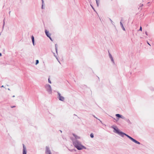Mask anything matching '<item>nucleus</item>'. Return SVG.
<instances>
[{
	"instance_id": "obj_1",
	"label": "nucleus",
	"mask_w": 154,
	"mask_h": 154,
	"mask_svg": "<svg viewBox=\"0 0 154 154\" xmlns=\"http://www.w3.org/2000/svg\"><path fill=\"white\" fill-rule=\"evenodd\" d=\"M111 128L114 130V132L117 133L122 137H123L124 136H125L130 139L132 141L135 143L138 144H140V142L136 140L135 139L133 138L131 136L122 131H120V130L118 129V128H116L113 126H112Z\"/></svg>"
},
{
	"instance_id": "obj_2",
	"label": "nucleus",
	"mask_w": 154,
	"mask_h": 154,
	"mask_svg": "<svg viewBox=\"0 0 154 154\" xmlns=\"http://www.w3.org/2000/svg\"><path fill=\"white\" fill-rule=\"evenodd\" d=\"M73 144L74 147L78 150H81L83 149H86V147L82 144L81 142L76 140H72Z\"/></svg>"
},
{
	"instance_id": "obj_3",
	"label": "nucleus",
	"mask_w": 154,
	"mask_h": 154,
	"mask_svg": "<svg viewBox=\"0 0 154 154\" xmlns=\"http://www.w3.org/2000/svg\"><path fill=\"white\" fill-rule=\"evenodd\" d=\"M45 88L49 94H52V88L50 85L48 84H46L45 85Z\"/></svg>"
},
{
	"instance_id": "obj_4",
	"label": "nucleus",
	"mask_w": 154,
	"mask_h": 154,
	"mask_svg": "<svg viewBox=\"0 0 154 154\" xmlns=\"http://www.w3.org/2000/svg\"><path fill=\"white\" fill-rule=\"evenodd\" d=\"M57 92L58 94L57 98L60 100L64 101L65 100L64 97L62 96L61 94L58 91H57Z\"/></svg>"
},
{
	"instance_id": "obj_5",
	"label": "nucleus",
	"mask_w": 154,
	"mask_h": 154,
	"mask_svg": "<svg viewBox=\"0 0 154 154\" xmlns=\"http://www.w3.org/2000/svg\"><path fill=\"white\" fill-rule=\"evenodd\" d=\"M45 153L46 154H51V151L48 146L46 147Z\"/></svg>"
},
{
	"instance_id": "obj_6",
	"label": "nucleus",
	"mask_w": 154,
	"mask_h": 154,
	"mask_svg": "<svg viewBox=\"0 0 154 154\" xmlns=\"http://www.w3.org/2000/svg\"><path fill=\"white\" fill-rule=\"evenodd\" d=\"M23 154H26L27 153V149L26 146L23 144Z\"/></svg>"
},
{
	"instance_id": "obj_7",
	"label": "nucleus",
	"mask_w": 154,
	"mask_h": 154,
	"mask_svg": "<svg viewBox=\"0 0 154 154\" xmlns=\"http://www.w3.org/2000/svg\"><path fill=\"white\" fill-rule=\"evenodd\" d=\"M109 57L111 59V61L113 63V64L115 63L114 61V60L113 59V58L112 55L109 53Z\"/></svg>"
},
{
	"instance_id": "obj_8",
	"label": "nucleus",
	"mask_w": 154,
	"mask_h": 154,
	"mask_svg": "<svg viewBox=\"0 0 154 154\" xmlns=\"http://www.w3.org/2000/svg\"><path fill=\"white\" fill-rule=\"evenodd\" d=\"M45 33L47 36L48 37L49 36H51V34L49 33L48 31L46 29L45 30Z\"/></svg>"
},
{
	"instance_id": "obj_9",
	"label": "nucleus",
	"mask_w": 154,
	"mask_h": 154,
	"mask_svg": "<svg viewBox=\"0 0 154 154\" xmlns=\"http://www.w3.org/2000/svg\"><path fill=\"white\" fill-rule=\"evenodd\" d=\"M31 39L32 42V43L33 45L34 46L35 45V41H34V38L33 35H32L31 36Z\"/></svg>"
},
{
	"instance_id": "obj_10",
	"label": "nucleus",
	"mask_w": 154,
	"mask_h": 154,
	"mask_svg": "<svg viewBox=\"0 0 154 154\" xmlns=\"http://www.w3.org/2000/svg\"><path fill=\"white\" fill-rule=\"evenodd\" d=\"M73 135L75 137V140H77V139H79L80 138V137H79L76 135H75V134H73Z\"/></svg>"
},
{
	"instance_id": "obj_11",
	"label": "nucleus",
	"mask_w": 154,
	"mask_h": 154,
	"mask_svg": "<svg viewBox=\"0 0 154 154\" xmlns=\"http://www.w3.org/2000/svg\"><path fill=\"white\" fill-rule=\"evenodd\" d=\"M122 21V20H121V21L120 22V24L121 26L122 29L123 30H124V31H125V28L124 27L122 23V22H121Z\"/></svg>"
},
{
	"instance_id": "obj_12",
	"label": "nucleus",
	"mask_w": 154,
	"mask_h": 154,
	"mask_svg": "<svg viewBox=\"0 0 154 154\" xmlns=\"http://www.w3.org/2000/svg\"><path fill=\"white\" fill-rule=\"evenodd\" d=\"M95 1H96L97 6V7H98L100 2V0H95Z\"/></svg>"
},
{
	"instance_id": "obj_13",
	"label": "nucleus",
	"mask_w": 154,
	"mask_h": 154,
	"mask_svg": "<svg viewBox=\"0 0 154 154\" xmlns=\"http://www.w3.org/2000/svg\"><path fill=\"white\" fill-rule=\"evenodd\" d=\"M55 49L56 50V52L57 54V44H55Z\"/></svg>"
},
{
	"instance_id": "obj_14",
	"label": "nucleus",
	"mask_w": 154,
	"mask_h": 154,
	"mask_svg": "<svg viewBox=\"0 0 154 154\" xmlns=\"http://www.w3.org/2000/svg\"><path fill=\"white\" fill-rule=\"evenodd\" d=\"M125 121L127 122L128 123H129V124H131V123L130 122V120H129V119H125Z\"/></svg>"
},
{
	"instance_id": "obj_15",
	"label": "nucleus",
	"mask_w": 154,
	"mask_h": 154,
	"mask_svg": "<svg viewBox=\"0 0 154 154\" xmlns=\"http://www.w3.org/2000/svg\"><path fill=\"white\" fill-rule=\"evenodd\" d=\"M116 116L119 118H120L121 117V115L119 114H116Z\"/></svg>"
},
{
	"instance_id": "obj_16",
	"label": "nucleus",
	"mask_w": 154,
	"mask_h": 154,
	"mask_svg": "<svg viewBox=\"0 0 154 154\" xmlns=\"http://www.w3.org/2000/svg\"><path fill=\"white\" fill-rule=\"evenodd\" d=\"M93 116L96 119H97L98 120L100 121V122H101V123L103 124V123H102V121H101L100 119H98L97 117H96L95 116V115H93Z\"/></svg>"
},
{
	"instance_id": "obj_17",
	"label": "nucleus",
	"mask_w": 154,
	"mask_h": 154,
	"mask_svg": "<svg viewBox=\"0 0 154 154\" xmlns=\"http://www.w3.org/2000/svg\"><path fill=\"white\" fill-rule=\"evenodd\" d=\"M54 56L56 58V59H57V60H58V62L60 63V61H59L58 58V57H57V56L55 54V53H54Z\"/></svg>"
},
{
	"instance_id": "obj_18",
	"label": "nucleus",
	"mask_w": 154,
	"mask_h": 154,
	"mask_svg": "<svg viewBox=\"0 0 154 154\" xmlns=\"http://www.w3.org/2000/svg\"><path fill=\"white\" fill-rule=\"evenodd\" d=\"M90 136L91 138H93L94 137L93 134V133H91Z\"/></svg>"
},
{
	"instance_id": "obj_19",
	"label": "nucleus",
	"mask_w": 154,
	"mask_h": 154,
	"mask_svg": "<svg viewBox=\"0 0 154 154\" xmlns=\"http://www.w3.org/2000/svg\"><path fill=\"white\" fill-rule=\"evenodd\" d=\"M39 63V61L38 60H36V62H35V65H37V64H38Z\"/></svg>"
},
{
	"instance_id": "obj_20",
	"label": "nucleus",
	"mask_w": 154,
	"mask_h": 154,
	"mask_svg": "<svg viewBox=\"0 0 154 154\" xmlns=\"http://www.w3.org/2000/svg\"><path fill=\"white\" fill-rule=\"evenodd\" d=\"M109 20H110V21L112 24L113 25H114V23L112 21V20L111 19H109Z\"/></svg>"
},
{
	"instance_id": "obj_21",
	"label": "nucleus",
	"mask_w": 154,
	"mask_h": 154,
	"mask_svg": "<svg viewBox=\"0 0 154 154\" xmlns=\"http://www.w3.org/2000/svg\"><path fill=\"white\" fill-rule=\"evenodd\" d=\"M120 118H121L124 119H125V117L122 116V115H121V117Z\"/></svg>"
},
{
	"instance_id": "obj_22",
	"label": "nucleus",
	"mask_w": 154,
	"mask_h": 154,
	"mask_svg": "<svg viewBox=\"0 0 154 154\" xmlns=\"http://www.w3.org/2000/svg\"><path fill=\"white\" fill-rule=\"evenodd\" d=\"M48 82L49 83H51V81H50V78H49L48 79Z\"/></svg>"
},
{
	"instance_id": "obj_23",
	"label": "nucleus",
	"mask_w": 154,
	"mask_h": 154,
	"mask_svg": "<svg viewBox=\"0 0 154 154\" xmlns=\"http://www.w3.org/2000/svg\"><path fill=\"white\" fill-rule=\"evenodd\" d=\"M139 31H142V27L141 26H140V29H139Z\"/></svg>"
},
{
	"instance_id": "obj_24",
	"label": "nucleus",
	"mask_w": 154,
	"mask_h": 154,
	"mask_svg": "<svg viewBox=\"0 0 154 154\" xmlns=\"http://www.w3.org/2000/svg\"><path fill=\"white\" fill-rule=\"evenodd\" d=\"M48 37L50 38V39L51 41H53V40H52V39L51 38V36H49V37Z\"/></svg>"
},
{
	"instance_id": "obj_25",
	"label": "nucleus",
	"mask_w": 154,
	"mask_h": 154,
	"mask_svg": "<svg viewBox=\"0 0 154 154\" xmlns=\"http://www.w3.org/2000/svg\"><path fill=\"white\" fill-rule=\"evenodd\" d=\"M43 5H44V4H42V9H44V8H43Z\"/></svg>"
},
{
	"instance_id": "obj_26",
	"label": "nucleus",
	"mask_w": 154,
	"mask_h": 154,
	"mask_svg": "<svg viewBox=\"0 0 154 154\" xmlns=\"http://www.w3.org/2000/svg\"><path fill=\"white\" fill-rule=\"evenodd\" d=\"M5 19H4L3 21V25H4V26H5Z\"/></svg>"
},
{
	"instance_id": "obj_27",
	"label": "nucleus",
	"mask_w": 154,
	"mask_h": 154,
	"mask_svg": "<svg viewBox=\"0 0 154 154\" xmlns=\"http://www.w3.org/2000/svg\"><path fill=\"white\" fill-rule=\"evenodd\" d=\"M42 4H44V1L43 0H42Z\"/></svg>"
},
{
	"instance_id": "obj_28",
	"label": "nucleus",
	"mask_w": 154,
	"mask_h": 154,
	"mask_svg": "<svg viewBox=\"0 0 154 154\" xmlns=\"http://www.w3.org/2000/svg\"><path fill=\"white\" fill-rule=\"evenodd\" d=\"M145 34H146V35H148V34H147V32H145Z\"/></svg>"
},
{
	"instance_id": "obj_29",
	"label": "nucleus",
	"mask_w": 154,
	"mask_h": 154,
	"mask_svg": "<svg viewBox=\"0 0 154 154\" xmlns=\"http://www.w3.org/2000/svg\"><path fill=\"white\" fill-rule=\"evenodd\" d=\"M147 42V43L150 46V45L149 44V43L148 42Z\"/></svg>"
},
{
	"instance_id": "obj_30",
	"label": "nucleus",
	"mask_w": 154,
	"mask_h": 154,
	"mask_svg": "<svg viewBox=\"0 0 154 154\" xmlns=\"http://www.w3.org/2000/svg\"><path fill=\"white\" fill-rule=\"evenodd\" d=\"M92 8L94 10V7L91 5Z\"/></svg>"
},
{
	"instance_id": "obj_31",
	"label": "nucleus",
	"mask_w": 154,
	"mask_h": 154,
	"mask_svg": "<svg viewBox=\"0 0 154 154\" xmlns=\"http://www.w3.org/2000/svg\"><path fill=\"white\" fill-rule=\"evenodd\" d=\"M4 25H3V26H2V28L3 29H4Z\"/></svg>"
},
{
	"instance_id": "obj_32",
	"label": "nucleus",
	"mask_w": 154,
	"mask_h": 154,
	"mask_svg": "<svg viewBox=\"0 0 154 154\" xmlns=\"http://www.w3.org/2000/svg\"><path fill=\"white\" fill-rule=\"evenodd\" d=\"M15 107V106H11V107L12 108H14V107Z\"/></svg>"
},
{
	"instance_id": "obj_33",
	"label": "nucleus",
	"mask_w": 154,
	"mask_h": 154,
	"mask_svg": "<svg viewBox=\"0 0 154 154\" xmlns=\"http://www.w3.org/2000/svg\"><path fill=\"white\" fill-rule=\"evenodd\" d=\"M2 55V54L1 53H0V56H1Z\"/></svg>"
},
{
	"instance_id": "obj_34",
	"label": "nucleus",
	"mask_w": 154,
	"mask_h": 154,
	"mask_svg": "<svg viewBox=\"0 0 154 154\" xmlns=\"http://www.w3.org/2000/svg\"><path fill=\"white\" fill-rule=\"evenodd\" d=\"M143 4L141 5V6H140V8L141 7H142V6H143Z\"/></svg>"
},
{
	"instance_id": "obj_35",
	"label": "nucleus",
	"mask_w": 154,
	"mask_h": 154,
	"mask_svg": "<svg viewBox=\"0 0 154 154\" xmlns=\"http://www.w3.org/2000/svg\"><path fill=\"white\" fill-rule=\"evenodd\" d=\"M12 97H15V96H14V95H13V96H12Z\"/></svg>"
},
{
	"instance_id": "obj_36",
	"label": "nucleus",
	"mask_w": 154,
	"mask_h": 154,
	"mask_svg": "<svg viewBox=\"0 0 154 154\" xmlns=\"http://www.w3.org/2000/svg\"><path fill=\"white\" fill-rule=\"evenodd\" d=\"M1 87H4V86L3 85H2V86H1Z\"/></svg>"
},
{
	"instance_id": "obj_37",
	"label": "nucleus",
	"mask_w": 154,
	"mask_h": 154,
	"mask_svg": "<svg viewBox=\"0 0 154 154\" xmlns=\"http://www.w3.org/2000/svg\"><path fill=\"white\" fill-rule=\"evenodd\" d=\"M8 90H10V88H8Z\"/></svg>"
},
{
	"instance_id": "obj_38",
	"label": "nucleus",
	"mask_w": 154,
	"mask_h": 154,
	"mask_svg": "<svg viewBox=\"0 0 154 154\" xmlns=\"http://www.w3.org/2000/svg\"><path fill=\"white\" fill-rule=\"evenodd\" d=\"M10 12H11V11H10V12H9V14H10Z\"/></svg>"
},
{
	"instance_id": "obj_39",
	"label": "nucleus",
	"mask_w": 154,
	"mask_h": 154,
	"mask_svg": "<svg viewBox=\"0 0 154 154\" xmlns=\"http://www.w3.org/2000/svg\"><path fill=\"white\" fill-rule=\"evenodd\" d=\"M149 2H148L147 3V4H149Z\"/></svg>"
},
{
	"instance_id": "obj_40",
	"label": "nucleus",
	"mask_w": 154,
	"mask_h": 154,
	"mask_svg": "<svg viewBox=\"0 0 154 154\" xmlns=\"http://www.w3.org/2000/svg\"><path fill=\"white\" fill-rule=\"evenodd\" d=\"M60 131V132H62V131Z\"/></svg>"
},
{
	"instance_id": "obj_41",
	"label": "nucleus",
	"mask_w": 154,
	"mask_h": 154,
	"mask_svg": "<svg viewBox=\"0 0 154 154\" xmlns=\"http://www.w3.org/2000/svg\"><path fill=\"white\" fill-rule=\"evenodd\" d=\"M153 13L154 14V12H153Z\"/></svg>"
}]
</instances>
